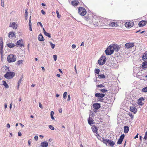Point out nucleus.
Wrapping results in <instances>:
<instances>
[{"label":"nucleus","mask_w":147,"mask_h":147,"mask_svg":"<svg viewBox=\"0 0 147 147\" xmlns=\"http://www.w3.org/2000/svg\"><path fill=\"white\" fill-rule=\"evenodd\" d=\"M18 136H22V133L20 132H18Z\"/></svg>","instance_id":"nucleus-59"},{"label":"nucleus","mask_w":147,"mask_h":147,"mask_svg":"<svg viewBox=\"0 0 147 147\" xmlns=\"http://www.w3.org/2000/svg\"><path fill=\"white\" fill-rule=\"evenodd\" d=\"M138 134H137V135H136V136L134 137V138L136 139V138H138Z\"/></svg>","instance_id":"nucleus-64"},{"label":"nucleus","mask_w":147,"mask_h":147,"mask_svg":"<svg viewBox=\"0 0 147 147\" xmlns=\"http://www.w3.org/2000/svg\"><path fill=\"white\" fill-rule=\"evenodd\" d=\"M134 46V44L133 43H126L125 45V47L127 49L131 48Z\"/></svg>","instance_id":"nucleus-9"},{"label":"nucleus","mask_w":147,"mask_h":147,"mask_svg":"<svg viewBox=\"0 0 147 147\" xmlns=\"http://www.w3.org/2000/svg\"><path fill=\"white\" fill-rule=\"evenodd\" d=\"M102 93H106L108 91L107 90L105 89H102L99 90Z\"/></svg>","instance_id":"nucleus-35"},{"label":"nucleus","mask_w":147,"mask_h":147,"mask_svg":"<svg viewBox=\"0 0 147 147\" xmlns=\"http://www.w3.org/2000/svg\"><path fill=\"white\" fill-rule=\"evenodd\" d=\"M5 109H6V108H7V103H5Z\"/></svg>","instance_id":"nucleus-63"},{"label":"nucleus","mask_w":147,"mask_h":147,"mask_svg":"<svg viewBox=\"0 0 147 147\" xmlns=\"http://www.w3.org/2000/svg\"><path fill=\"white\" fill-rule=\"evenodd\" d=\"M39 107L41 108H42V105L40 102L39 103Z\"/></svg>","instance_id":"nucleus-61"},{"label":"nucleus","mask_w":147,"mask_h":147,"mask_svg":"<svg viewBox=\"0 0 147 147\" xmlns=\"http://www.w3.org/2000/svg\"><path fill=\"white\" fill-rule=\"evenodd\" d=\"M31 16H30V19ZM29 26H31V22L30 19L29 22Z\"/></svg>","instance_id":"nucleus-51"},{"label":"nucleus","mask_w":147,"mask_h":147,"mask_svg":"<svg viewBox=\"0 0 147 147\" xmlns=\"http://www.w3.org/2000/svg\"><path fill=\"white\" fill-rule=\"evenodd\" d=\"M53 57L54 58V60L56 61L57 59V56L56 55H54L53 56Z\"/></svg>","instance_id":"nucleus-45"},{"label":"nucleus","mask_w":147,"mask_h":147,"mask_svg":"<svg viewBox=\"0 0 147 147\" xmlns=\"http://www.w3.org/2000/svg\"><path fill=\"white\" fill-rule=\"evenodd\" d=\"M144 99L143 98H141L138 100V103L140 105L142 106L143 105V103L142 102V100H144Z\"/></svg>","instance_id":"nucleus-19"},{"label":"nucleus","mask_w":147,"mask_h":147,"mask_svg":"<svg viewBox=\"0 0 147 147\" xmlns=\"http://www.w3.org/2000/svg\"><path fill=\"white\" fill-rule=\"evenodd\" d=\"M97 87H100V88H103L105 87V86L103 85L102 84H100V85H96V86Z\"/></svg>","instance_id":"nucleus-39"},{"label":"nucleus","mask_w":147,"mask_h":147,"mask_svg":"<svg viewBox=\"0 0 147 147\" xmlns=\"http://www.w3.org/2000/svg\"><path fill=\"white\" fill-rule=\"evenodd\" d=\"M26 12L25 13V16H28V12H27V10L26 9L25 10Z\"/></svg>","instance_id":"nucleus-52"},{"label":"nucleus","mask_w":147,"mask_h":147,"mask_svg":"<svg viewBox=\"0 0 147 147\" xmlns=\"http://www.w3.org/2000/svg\"><path fill=\"white\" fill-rule=\"evenodd\" d=\"M71 4L73 6H76L78 5V2L77 1H73L71 2Z\"/></svg>","instance_id":"nucleus-33"},{"label":"nucleus","mask_w":147,"mask_h":147,"mask_svg":"<svg viewBox=\"0 0 147 147\" xmlns=\"http://www.w3.org/2000/svg\"><path fill=\"white\" fill-rule=\"evenodd\" d=\"M16 57L13 54H10L8 55L7 59L9 63H11L15 62L16 60Z\"/></svg>","instance_id":"nucleus-2"},{"label":"nucleus","mask_w":147,"mask_h":147,"mask_svg":"<svg viewBox=\"0 0 147 147\" xmlns=\"http://www.w3.org/2000/svg\"><path fill=\"white\" fill-rule=\"evenodd\" d=\"M109 24L110 26L112 27H117V23H116L115 22H110Z\"/></svg>","instance_id":"nucleus-27"},{"label":"nucleus","mask_w":147,"mask_h":147,"mask_svg":"<svg viewBox=\"0 0 147 147\" xmlns=\"http://www.w3.org/2000/svg\"><path fill=\"white\" fill-rule=\"evenodd\" d=\"M70 100V95H69L68 96V98L67 99V101H69Z\"/></svg>","instance_id":"nucleus-55"},{"label":"nucleus","mask_w":147,"mask_h":147,"mask_svg":"<svg viewBox=\"0 0 147 147\" xmlns=\"http://www.w3.org/2000/svg\"><path fill=\"white\" fill-rule=\"evenodd\" d=\"M142 67L143 69L147 68V60L142 63Z\"/></svg>","instance_id":"nucleus-24"},{"label":"nucleus","mask_w":147,"mask_h":147,"mask_svg":"<svg viewBox=\"0 0 147 147\" xmlns=\"http://www.w3.org/2000/svg\"><path fill=\"white\" fill-rule=\"evenodd\" d=\"M7 127L8 128H9L10 127V125L9 123H8L7 125Z\"/></svg>","instance_id":"nucleus-62"},{"label":"nucleus","mask_w":147,"mask_h":147,"mask_svg":"<svg viewBox=\"0 0 147 147\" xmlns=\"http://www.w3.org/2000/svg\"><path fill=\"white\" fill-rule=\"evenodd\" d=\"M45 35L46 36H48V37L50 38H51V36L49 33L47 32H45L44 33Z\"/></svg>","instance_id":"nucleus-34"},{"label":"nucleus","mask_w":147,"mask_h":147,"mask_svg":"<svg viewBox=\"0 0 147 147\" xmlns=\"http://www.w3.org/2000/svg\"><path fill=\"white\" fill-rule=\"evenodd\" d=\"M15 76V73L13 72H8L4 75V77L7 79L12 78Z\"/></svg>","instance_id":"nucleus-4"},{"label":"nucleus","mask_w":147,"mask_h":147,"mask_svg":"<svg viewBox=\"0 0 147 147\" xmlns=\"http://www.w3.org/2000/svg\"><path fill=\"white\" fill-rule=\"evenodd\" d=\"M2 82H3V85H4V86L6 88H8L9 87L8 85L7 84V83L6 82L4 81L3 80L2 81Z\"/></svg>","instance_id":"nucleus-32"},{"label":"nucleus","mask_w":147,"mask_h":147,"mask_svg":"<svg viewBox=\"0 0 147 147\" xmlns=\"http://www.w3.org/2000/svg\"><path fill=\"white\" fill-rule=\"evenodd\" d=\"M142 91L143 92H147V87L144 88L142 89Z\"/></svg>","instance_id":"nucleus-42"},{"label":"nucleus","mask_w":147,"mask_h":147,"mask_svg":"<svg viewBox=\"0 0 147 147\" xmlns=\"http://www.w3.org/2000/svg\"><path fill=\"white\" fill-rule=\"evenodd\" d=\"M67 92H64L63 94V98L64 99H65L66 98Z\"/></svg>","instance_id":"nucleus-43"},{"label":"nucleus","mask_w":147,"mask_h":147,"mask_svg":"<svg viewBox=\"0 0 147 147\" xmlns=\"http://www.w3.org/2000/svg\"><path fill=\"white\" fill-rule=\"evenodd\" d=\"M91 128L93 132L97 134L98 128L95 125H93L92 126Z\"/></svg>","instance_id":"nucleus-16"},{"label":"nucleus","mask_w":147,"mask_h":147,"mask_svg":"<svg viewBox=\"0 0 147 147\" xmlns=\"http://www.w3.org/2000/svg\"><path fill=\"white\" fill-rule=\"evenodd\" d=\"M130 110L131 111L134 113H136L137 111V109L134 107H130Z\"/></svg>","instance_id":"nucleus-23"},{"label":"nucleus","mask_w":147,"mask_h":147,"mask_svg":"<svg viewBox=\"0 0 147 147\" xmlns=\"http://www.w3.org/2000/svg\"><path fill=\"white\" fill-rule=\"evenodd\" d=\"M106 21H102V26H107L108 24H109L108 23H107L106 22ZM102 24H100V25H101Z\"/></svg>","instance_id":"nucleus-37"},{"label":"nucleus","mask_w":147,"mask_h":147,"mask_svg":"<svg viewBox=\"0 0 147 147\" xmlns=\"http://www.w3.org/2000/svg\"><path fill=\"white\" fill-rule=\"evenodd\" d=\"M16 33L13 32H11L9 33L8 37L10 38H12L14 36H15Z\"/></svg>","instance_id":"nucleus-18"},{"label":"nucleus","mask_w":147,"mask_h":147,"mask_svg":"<svg viewBox=\"0 0 147 147\" xmlns=\"http://www.w3.org/2000/svg\"><path fill=\"white\" fill-rule=\"evenodd\" d=\"M113 49L114 51L118 52L120 49V47L117 44H114L113 45Z\"/></svg>","instance_id":"nucleus-11"},{"label":"nucleus","mask_w":147,"mask_h":147,"mask_svg":"<svg viewBox=\"0 0 147 147\" xmlns=\"http://www.w3.org/2000/svg\"><path fill=\"white\" fill-rule=\"evenodd\" d=\"M106 61V58L105 56L103 55L98 60V63L100 65H102L104 64Z\"/></svg>","instance_id":"nucleus-5"},{"label":"nucleus","mask_w":147,"mask_h":147,"mask_svg":"<svg viewBox=\"0 0 147 147\" xmlns=\"http://www.w3.org/2000/svg\"><path fill=\"white\" fill-rule=\"evenodd\" d=\"M1 5L3 7L4 6V0H1Z\"/></svg>","instance_id":"nucleus-48"},{"label":"nucleus","mask_w":147,"mask_h":147,"mask_svg":"<svg viewBox=\"0 0 147 147\" xmlns=\"http://www.w3.org/2000/svg\"><path fill=\"white\" fill-rule=\"evenodd\" d=\"M37 24L38 25H39L41 26V27H43L42 25V23L40 22H38L37 23Z\"/></svg>","instance_id":"nucleus-50"},{"label":"nucleus","mask_w":147,"mask_h":147,"mask_svg":"<svg viewBox=\"0 0 147 147\" xmlns=\"http://www.w3.org/2000/svg\"><path fill=\"white\" fill-rule=\"evenodd\" d=\"M0 50L1 54V55L3 53V42H0Z\"/></svg>","instance_id":"nucleus-26"},{"label":"nucleus","mask_w":147,"mask_h":147,"mask_svg":"<svg viewBox=\"0 0 147 147\" xmlns=\"http://www.w3.org/2000/svg\"><path fill=\"white\" fill-rule=\"evenodd\" d=\"M88 124L90 125L94 123V122H93L94 120L91 117H89L88 120Z\"/></svg>","instance_id":"nucleus-20"},{"label":"nucleus","mask_w":147,"mask_h":147,"mask_svg":"<svg viewBox=\"0 0 147 147\" xmlns=\"http://www.w3.org/2000/svg\"><path fill=\"white\" fill-rule=\"evenodd\" d=\"M108 49H110L111 50H112L113 52H114V49H113V45H110L109 46V47H108Z\"/></svg>","instance_id":"nucleus-40"},{"label":"nucleus","mask_w":147,"mask_h":147,"mask_svg":"<svg viewBox=\"0 0 147 147\" xmlns=\"http://www.w3.org/2000/svg\"><path fill=\"white\" fill-rule=\"evenodd\" d=\"M9 27H12L14 29H16L17 28L18 25L17 24H16L15 22H12V24H10Z\"/></svg>","instance_id":"nucleus-15"},{"label":"nucleus","mask_w":147,"mask_h":147,"mask_svg":"<svg viewBox=\"0 0 147 147\" xmlns=\"http://www.w3.org/2000/svg\"><path fill=\"white\" fill-rule=\"evenodd\" d=\"M134 25L133 22H126L125 24V26L127 28H130L132 27Z\"/></svg>","instance_id":"nucleus-8"},{"label":"nucleus","mask_w":147,"mask_h":147,"mask_svg":"<svg viewBox=\"0 0 147 147\" xmlns=\"http://www.w3.org/2000/svg\"><path fill=\"white\" fill-rule=\"evenodd\" d=\"M59 113H61L62 111V109H59Z\"/></svg>","instance_id":"nucleus-60"},{"label":"nucleus","mask_w":147,"mask_h":147,"mask_svg":"<svg viewBox=\"0 0 147 147\" xmlns=\"http://www.w3.org/2000/svg\"><path fill=\"white\" fill-rule=\"evenodd\" d=\"M94 71H95V74H97L98 75L99 73V72L100 71V69H95Z\"/></svg>","instance_id":"nucleus-36"},{"label":"nucleus","mask_w":147,"mask_h":147,"mask_svg":"<svg viewBox=\"0 0 147 147\" xmlns=\"http://www.w3.org/2000/svg\"><path fill=\"white\" fill-rule=\"evenodd\" d=\"M147 59V51L144 53L142 57V59L144 60L145 59Z\"/></svg>","instance_id":"nucleus-29"},{"label":"nucleus","mask_w":147,"mask_h":147,"mask_svg":"<svg viewBox=\"0 0 147 147\" xmlns=\"http://www.w3.org/2000/svg\"><path fill=\"white\" fill-rule=\"evenodd\" d=\"M23 78V77L22 76L20 78V80H19L18 84V89L19 86H20V84L21 83L22 81V79Z\"/></svg>","instance_id":"nucleus-30"},{"label":"nucleus","mask_w":147,"mask_h":147,"mask_svg":"<svg viewBox=\"0 0 147 147\" xmlns=\"http://www.w3.org/2000/svg\"><path fill=\"white\" fill-rule=\"evenodd\" d=\"M93 107L94 108V111L96 112L97 110L100 107V104L98 103H95L93 104Z\"/></svg>","instance_id":"nucleus-7"},{"label":"nucleus","mask_w":147,"mask_h":147,"mask_svg":"<svg viewBox=\"0 0 147 147\" xmlns=\"http://www.w3.org/2000/svg\"><path fill=\"white\" fill-rule=\"evenodd\" d=\"M76 46L74 44H73L72 46V47L73 48V49H74L76 48Z\"/></svg>","instance_id":"nucleus-57"},{"label":"nucleus","mask_w":147,"mask_h":147,"mask_svg":"<svg viewBox=\"0 0 147 147\" xmlns=\"http://www.w3.org/2000/svg\"><path fill=\"white\" fill-rule=\"evenodd\" d=\"M78 12L79 14L82 16H84L86 13V10L83 7H80L78 9Z\"/></svg>","instance_id":"nucleus-6"},{"label":"nucleus","mask_w":147,"mask_h":147,"mask_svg":"<svg viewBox=\"0 0 147 147\" xmlns=\"http://www.w3.org/2000/svg\"><path fill=\"white\" fill-rule=\"evenodd\" d=\"M54 114V112L52 111L51 112V115H53Z\"/></svg>","instance_id":"nucleus-56"},{"label":"nucleus","mask_w":147,"mask_h":147,"mask_svg":"<svg viewBox=\"0 0 147 147\" xmlns=\"http://www.w3.org/2000/svg\"><path fill=\"white\" fill-rule=\"evenodd\" d=\"M98 77L97 76H96V79H94V81L95 82H96V84H98V82H99V80H97V78Z\"/></svg>","instance_id":"nucleus-49"},{"label":"nucleus","mask_w":147,"mask_h":147,"mask_svg":"<svg viewBox=\"0 0 147 147\" xmlns=\"http://www.w3.org/2000/svg\"><path fill=\"white\" fill-rule=\"evenodd\" d=\"M38 40L39 41L44 40V38L41 34H39L38 36Z\"/></svg>","instance_id":"nucleus-28"},{"label":"nucleus","mask_w":147,"mask_h":147,"mask_svg":"<svg viewBox=\"0 0 147 147\" xmlns=\"http://www.w3.org/2000/svg\"><path fill=\"white\" fill-rule=\"evenodd\" d=\"M129 116H130L132 118L134 116L132 115L131 113H129Z\"/></svg>","instance_id":"nucleus-58"},{"label":"nucleus","mask_w":147,"mask_h":147,"mask_svg":"<svg viewBox=\"0 0 147 147\" xmlns=\"http://www.w3.org/2000/svg\"><path fill=\"white\" fill-rule=\"evenodd\" d=\"M23 40L22 39L20 40L17 41V42L16 44V45H19L21 47H22L24 46L23 44L22 43Z\"/></svg>","instance_id":"nucleus-17"},{"label":"nucleus","mask_w":147,"mask_h":147,"mask_svg":"<svg viewBox=\"0 0 147 147\" xmlns=\"http://www.w3.org/2000/svg\"><path fill=\"white\" fill-rule=\"evenodd\" d=\"M124 132L125 133H127L128 132L129 128L127 126H125L124 127Z\"/></svg>","instance_id":"nucleus-25"},{"label":"nucleus","mask_w":147,"mask_h":147,"mask_svg":"<svg viewBox=\"0 0 147 147\" xmlns=\"http://www.w3.org/2000/svg\"><path fill=\"white\" fill-rule=\"evenodd\" d=\"M102 21H107V20L105 18L101 17H97L94 16L92 19L93 24L95 26H98L99 25L98 22L102 23Z\"/></svg>","instance_id":"nucleus-1"},{"label":"nucleus","mask_w":147,"mask_h":147,"mask_svg":"<svg viewBox=\"0 0 147 147\" xmlns=\"http://www.w3.org/2000/svg\"><path fill=\"white\" fill-rule=\"evenodd\" d=\"M105 52L106 54L108 55H111L113 53V51L110 49H108V48L105 51Z\"/></svg>","instance_id":"nucleus-12"},{"label":"nucleus","mask_w":147,"mask_h":147,"mask_svg":"<svg viewBox=\"0 0 147 147\" xmlns=\"http://www.w3.org/2000/svg\"><path fill=\"white\" fill-rule=\"evenodd\" d=\"M124 134H122L120 137L119 138L117 142V144H121L123 141V140L124 138Z\"/></svg>","instance_id":"nucleus-10"},{"label":"nucleus","mask_w":147,"mask_h":147,"mask_svg":"<svg viewBox=\"0 0 147 147\" xmlns=\"http://www.w3.org/2000/svg\"><path fill=\"white\" fill-rule=\"evenodd\" d=\"M34 139L36 141H37L38 140V136H34Z\"/></svg>","instance_id":"nucleus-53"},{"label":"nucleus","mask_w":147,"mask_h":147,"mask_svg":"<svg viewBox=\"0 0 147 147\" xmlns=\"http://www.w3.org/2000/svg\"><path fill=\"white\" fill-rule=\"evenodd\" d=\"M41 12L42 13L43 15H45V12L43 10H42L41 11Z\"/></svg>","instance_id":"nucleus-54"},{"label":"nucleus","mask_w":147,"mask_h":147,"mask_svg":"<svg viewBox=\"0 0 147 147\" xmlns=\"http://www.w3.org/2000/svg\"><path fill=\"white\" fill-rule=\"evenodd\" d=\"M144 138L145 140H147V131L145 133Z\"/></svg>","instance_id":"nucleus-47"},{"label":"nucleus","mask_w":147,"mask_h":147,"mask_svg":"<svg viewBox=\"0 0 147 147\" xmlns=\"http://www.w3.org/2000/svg\"><path fill=\"white\" fill-rule=\"evenodd\" d=\"M7 47L10 48H12L15 47L16 45V44L12 43H9L7 44Z\"/></svg>","instance_id":"nucleus-22"},{"label":"nucleus","mask_w":147,"mask_h":147,"mask_svg":"<svg viewBox=\"0 0 147 147\" xmlns=\"http://www.w3.org/2000/svg\"><path fill=\"white\" fill-rule=\"evenodd\" d=\"M95 96L97 97L102 98L105 96V94H104L96 93L95 94Z\"/></svg>","instance_id":"nucleus-13"},{"label":"nucleus","mask_w":147,"mask_h":147,"mask_svg":"<svg viewBox=\"0 0 147 147\" xmlns=\"http://www.w3.org/2000/svg\"><path fill=\"white\" fill-rule=\"evenodd\" d=\"M98 78L100 79H104L105 78V76L103 74L98 75Z\"/></svg>","instance_id":"nucleus-31"},{"label":"nucleus","mask_w":147,"mask_h":147,"mask_svg":"<svg viewBox=\"0 0 147 147\" xmlns=\"http://www.w3.org/2000/svg\"><path fill=\"white\" fill-rule=\"evenodd\" d=\"M102 139L103 143L107 145V144H108L110 146L113 147L115 145V142L112 140H110L109 139H105L104 138H102Z\"/></svg>","instance_id":"nucleus-3"},{"label":"nucleus","mask_w":147,"mask_h":147,"mask_svg":"<svg viewBox=\"0 0 147 147\" xmlns=\"http://www.w3.org/2000/svg\"><path fill=\"white\" fill-rule=\"evenodd\" d=\"M51 46L52 49H54L55 46V45L54 44H53L51 42H50Z\"/></svg>","instance_id":"nucleus-41"},{"label":"nucleus","mask_w":147,"mask_h":147,"mask_svg":"<svg viewBox=\"0 0 147 147\" xmlns=\"http://www.w3.org/2000/svg\"><path fill=\"white\" fill-rule=\"evenodd\" d=\"M23 62V60H19L17 62V64L19 65L20 64L22 63Z\"/></svg>","instance_id":"nucleus-38"},{"label":"nucleus","mask_w":147,"mask_h":147,"mask_svg":"<svg viewBox=\"0 0 147 147\" xmlns=\"http://www.w3.org/2000/svg\"><path fill=\"white\" fill-rule=\"evenodd\" d=\"M146 24V21L142 20L139 23L138 25L140 27H142L145 26Z\"/></svg>","instance_id":"nucleus-14"},{"label":"nucleus","mask_w":147,"mask_h":147,"mask_svg":"<svg viewBox=\"0 0 147 147\" xmlns=\"http://www.w3.org/2000/svg\"><path fill=\"white\" fill-rule=\"evenodd\" d=\"M40 145L42 147H47L48 146V143L46 141H44L41 143Z\"/></svg>","instance_id":"nucleus-21"},{"label":"nucleus","mask_w":147,"mask_h":147,"mask_svg":"<svg viewBox=\"0 0 147 147\" xmlns=\"http://www.w3.org/2000/svg\"><path fill=\"white\" fill-rule=\"evenodd\" d=\"M49 128L52 130H53L54 129V127L52 125H49Z\"/></svg>","instance_id":"nucleus-44"},{"label":"nucleus","mask_w":147,"mask_h":147,"mask_svg":"<svg viewBox=\"0 0 147 147\" xmlns=\"http://www.w3.org/2000/svg\"><path fill=\"white\" fill-rule=\"evenodd\" d=\"M56 13L57 14V17L59 18H60L61 17V16L59 15V11L58 10H57L56 11Z\"/></svg>","instance_id":"nucleus-46"}]
</instances>
